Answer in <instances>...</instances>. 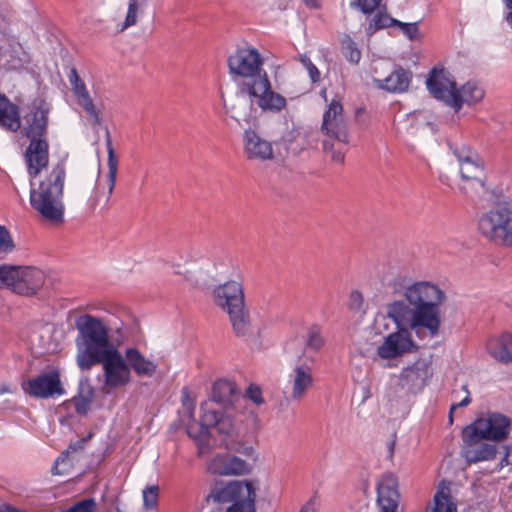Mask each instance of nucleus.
Masks as SVG:
<instances>
[{
    "label": "nucleus",
    "instance_id": "bb28decb",
    "mask_svg": "<svg viewBox=\"0 0 512 512\" xmlns=\"http://www.w3.org/2000/svg\"><path fill=\"white\" fill-rule=\"evenodd\" d=\"M236 397V384L229 380L219 379L213 385L211 400L207 402H210L212 407H214V404H218L228 409L234 403Z\"/></svg>",
    "mask_w": 512,
    "mask_h": 512
},
{
    "label": "nucleus",
    "instance_id": "bf43d9fd",
    "mask_svg": "<svg viewBox=\"0 0 512 512\" xmlns=\"http://www.w3.org/2000/svg\"><path fill=\"white\" fill-rule=\"evenodd\" d=\"M505 20L506 22L511 26L512 28V11H510L506 16H505Z\"/></svg>",
    "mask_w": 512,
    "mask_h": 512
},
{
    "label": "nucleus",
    "instance_id": "de8ad7c7",
    "mask_svg": "<svg viewBox=\"0 0 512 512\" xmlns=\"http://www.w3.org/2000/svg\"><path fill=\"white\" fill-rule=\"evenodd\" d=\"M92 396L93 389L90 386L87 387L86 392H81V397L75 400V409L77 413L85 414L88 411Z\"/></svg>",
    "mask_w": 512,
    "mask_h": 512
},
{
    "label": "nucleus",
    "instance_id": "9b49d317",
    "mask_svg": "<svg viewBox=\"0 0 512 512\" xmlns=\"http://www.w3.org/2000/svg\"><path fill=\"white\" fill-rule=\"evenodd\" d=\"M255 496L250 483L230 481L227 483H216L207 496V502L212 504H234L242 499L255 498Z\"/></svg>",
    "mask_w": 512,
    "mask_h": 512
},
{
    "label": "nucleus",
    "instance_id": "6ab92c4d",
    "mask_svg": "<svg viewBox=\"0 0 512 512\" xmlns=\"http://www.w3.org/2000/svg\"><path fill=\"white\" fill-rule=\"evenodd\" d=\"M207 469L213 474L241 475L249 472V465L239 457L223 453L211 458Z\"/></svg>",
    "mask_w": 512,
    "mask_h": 512
},
{
    "label": "nucleus",
    "instance_id": "13d9d810",
    "mask_svg": "<svg viewBox=\"0 0 512 512\" xmlns=\"http://www.w3.org/2000/svg\"><path fill=\"white\" fill-rule=\"evenodd\" d=\"M304 4L311 9H318L321 6L320 0H303Z\"/></svg>",
    "mask_w": 512,
    "mask_h": 512
},
{
    "label": "nucleus",
    "instance_id": "473e14b6",
    "mask_svg": "<svg viewBox=\"0 0 512 512\" xmlns=\"http://www.w3.org/2000/svg\"><path fill=\"white\" fill-rule=\"evenodd\" d=\"M105 138H106V147H107V154H108V181H109V187H108V193L112 194L115 182H116V175H117V167H118V160L116 158L113 146H112V140L110 136V132L108 128L105 129Z\"/></svg>",
    "mask_w": 512,
    "mask_h": 512
},
{
    "label": "nucleus",
    "instance_id": "c85d7f7f",
    "mask_svg": "<svg viewBox=\"0 0 512 512\" xmlns=\"http://www.w3.org/2000/svg\"><path fill=\"white\" fill-rule=\"evenodd\" d=\"M490 355L501 363L512 362V335L503 333L488 342Z\"/></svg>",
    "mask_w": 512,
    "mask_h": 512
},
{
    "label": "nucleus",
    "instance_id": "9d476101",
    "mask_svg": "<svg viewBox=\"0 0 512 512\" xmlns=\"http://www.w3.org/2000/svg\"><path fill=\"white\" fill-rule=\"evenodd\" d=\"M22 390L33 398L48 399L65 393L57 370L39 374L22 382Z\"/></svg>",
    "mask_w": 512,
    "mask_h": 512
},
{
    "label": "nucleus",
    "instance_id": "f704fd0d",
    "mask_svg": "<svg viewBox=\"0 0 512 512\" xmlns=\"http://www.w3.org/2000/svg\"><path fill=\"white\" fill-rule=\"evenodd\" d=\"M148 0H129L127 13L124 22L119 28V31L123 32L137 24L138 15L143 11L144 7L147 5Z\"/></svg>",
    "mask_w": 512,
    "mask_h": 512
},
{
    "label": "nucleus",
    "instance_id": "ddd939ff",
    "mask_svg": "<svg viewBox=\"0 0 512 512\" xmlns=\"http://www.w3.org/2000/svg\"><path fill=\"white\" fill-rule=\"evenodd\" d=\"M432 376L430 363L419 358L413 364L402 369L399 376V385L411 394H416L424 389Z\"/></svg>",
    "mask_w": 512,
    "mask_h": 512
},
{
    "label": "nucleus",
    "instance_id": "f257e3e1",
    "mask_svg": "<svg viewBox=\"0 0 512 512\" xmlns=\"http://www.w3.org/2000/svg\"><path fill=\"white\" fill-rule=\"evenodd\" d=\"M402 295L404 299L395 300L386 307L387 316L397 330L384 337L377 348V355L385 360L418 350L411 331L419 338L425 335L434 338L440 331V306L445 294L438 286L427 281L414 282L404 287Z\"/></svg>",
    "mask_w": 512,
    "mask_h": 512
},
{
    "label": "nucleus",
    "instance_id": "2f4dec72",
    "mask_svg": "<svg viewBox=\"0 0 512 512\" xmlns=\"http://www.w3.org/2000/svg\"><path fill=\"white\" fill-rule=\"evenodd\" d=\"M460 174L463 180L475 181L483 187L482 176L484 175V166L480 156H478V161L473 160L461 164Z\"/></svg>",
    "mask_w": 512,
    "mask_h": 512
},
{
    "label": "nucleus",
    "instance_id": "5701e85b",
    "mask_svg": "<svg viewBox=\"0 0 512 512\" xmlns=\"http://www.w3.org/2000/svg\"><path fill=\"white\" fill-rule=\"evenodd\" d=\"M464 444L465 447L462 450V456L469 465L492 461L496 458L498 453L497 445L490 443V441H480L477 444Z\"/></svg>",
    "mask_w": 512,
    "mask_h": 512
},
{
    "label": "nucleus",
    "instance_id": "f3484780",
    "mask_svg": "<svg viewBox=\"0 0 512 512\" xmlns=\"http://www.w3.org/2000/svg\"><path fill=\"white\" fill-rule=\"evenodd\" d=\"M243 152L250 161H267L273 158L271 142L252 129H247L243 133Z\"/></svg>",
    "mask_w": 512,
    "mask_h": 512
},
{
    "label": "nucleus",
    "instance_id": "1a4fd4ad",
    "mask_svg": "<svg viewBox=\"0 0 512 512\" xmlns=\"http://www.w3.org/2000/svg\"><path fill=\"white\" fill-rule=\"evenodd\" d=\"M102 365L103 385L101 390L105 394L125 387L131 382V373L126 362L125 356L117 349H111L97 360L93 361V366Z\"/></svg>",
    "mask_w": 512,
    "mask_h": 512
},
{
    "label": "nucleus",
    "instance_id": "c9c22d12",
    "mask_svg": "<svg viewBox=\"0 0 512 512\" xmlns=\"http://www.w3.org/2000/svg\"><path fill=\"white\" fill-rule=\"evenodd\" d=\"M325 345V339L322 335V329L319 325H311L305 336V350L319 352Z\"/></svg>",
    "mask_w": 512,
    "mask_h": 512
},
{
    "label": "nucleus",
    "instance_id": "5fc2aeb1",
    "mask_svg": "<svg viewBox=\"0 0 512 512\" xmlns=\"http://www.w3.org/2000/svg\"><path fill=\"white\" fill-rule=\"evenodd\" d=\"M502 449L504 450V456L501 458L500 462L498 463V470H501L505 466H508L511 464L509 458L512 452V447L510 445H503Z\"/></svg>",
    "mask_w": 512,
    "mask_h": 512
},
{
    "label": "nucleus",
    "instance_id": "a18cd8bd",
    "mask_svg": "<svg viewBox=\"0 0 512 512\" xmlns=\"http://www.w3.org/2000/svg\"><path fill=\"white\" fill-rule=\"evenodd\" d=\"M96 501L93 498L82 499L61 512H95Z\"/></svg>",
    "mask_w": 512,
    "mask_h": 512
},
{
    "label": "nucleus",
    "instance_id": "864d4df0",
    "mask_svg": "<svg viewBox=\"0 0 512 512\" xmlns=\"http://www.w3.org/2000/svg\"><path fill=\"white\" fill-rule=\"evenodd\" d=\"M247 397L252 400L255 404L259 405L263 402L261 396V390L257 386L251 385L246 392Z\"/></svg>",
    "mask_w": 512,
    "mask_h": 512
},
{
    "label": "nucleus",
    "instance_id": "37998d69",
    "mask_svg": "<svg viewBox=\"0 0 512 512\" xmlns=\"http://www.w3.org/2000/svg\"><path fill=\"white\" fill-rule=\"evenodd\" d=\"M142 494L143 504L147 510H151L157 506L159 497V487L157 485L147 486Z\"/></svg>",
    "mask_w": 512,
    "mask_h": 512
},
{
    "label": "nucleus",
    "instance_id": "8fccbe9b",
    "mask_svg": "<svg viewBox=\"0 0 512 512\" xmlns=\"http://www.w3.org/2000/svg\"><path fill=\"white\" fill-rule=\"evenodd\" d=\"M254 499H242L232 504L226 512H255Z\"/></svg>",
    "mask_w": 512,
    "mask_h": 512
},
{
    "label": "nucleus",
    "instance_id": "f8f14e48",
    "mask_svg": "<svg viewBox=\"0 0 512 512\" xmlns=\"http://www.w3.org/2000/svg\"><path fill=\"white\" fill-rule=\"evenodd\" d=\"M68 79L76 98V103L84 110L91 124L93 126L101 125L103 122L101 110L95 105L86 84L80 78L75 68L70 70Z\"/></svg>",
    "mask_w": 512,
    "mask_h": 512
},
{
    "label": "nucleus",
    "instance_id": "cd10ccee",
    "mask_svg": "<svg viewBox=\"0 0 512 512\" xmlns=\"http://www.w3.org/2000/svg\"><path fill=\"white\" fill-rule=\"evenodd\" d=\"M21 126L20 111L4 94L0 93V127L17 131Z\"/></svg>",
    "mask_w": 512,
    "mask_h": 512
},
{
    "label": "nucleus",
    "instance_id": "79ce46f5",
    "mask_svg": "<svg viewBox=\"0 0 512 512\" xmlns=\"http://www.w3.org/2000/svg\"><path fill=\"white\" fill-rule=\"evenodd\" d=\"M15 249V243L11 233L5 227L0 225V259L5 258Z\"/></svg>",
    "mask_w": 512,
    "mask_h": 512
},
{
    "label": "nucleus",
    "instance_id": "e433bc0d",
    "mask_svg": "<svg viewBox=\"0 0 512 512\" xmlns=\"http://www.w3.org/2000/svg\"><path fill=\"white\" fill-rule=\"evenodd\" d=\"M21 266L0 265V288H8L15 292V285L19 280Z\"/></svg>",
    "mask_w": 512,
    "mask_h": 512
},
{
    "label": "nucleus",
    "instance_id": "ea45409f",
    "mask_svg": "<svg viewBox=\"0 0 512 512\" xmlns=\"http://www.w3.org/2000/svg\"><path fill=\"white\" fill-rule=\"evenodd\" d=\"M341 52L346 60L352 64H358L361 59V51L354 40L347 34L341 40Z\"/></svg>",
    "mask_w": 512,
    "mask_h": 512
},
{
    "label": "nucleus",
    "instance_id": "a211bd4d",
    "mask_svg": "<svg viewBox=\"0 0 512 512\" xmlns=\"http://www.w3.org/2000/svg\"><path fill=\"white\" fill-rule=\"evenodd\" d=\"M27 171L31 179H34L49 162L48 139L30 140L24 154Z\"/></svg>",
    "mask_w": 512,
    "mask_h": 512
},
{
    "label": "nucleus",
    "instance_id": "412c9836",
    "mask_svg": "<svg viewBox=\"0 0 512 512\" xmlns=\"http://www.w3.org/2000/svg\"><path fill=\"white\" fill-rule=\"evenodd\" d=\"M46 276L44 272L34 267H20L19 280L16 283L15 293L24 296L34 295L42 288Z\"/></svg>",
    "mask_w": 512,
    "mask_h": 512
},
{
    "label": "nucleus",
    "instance_id": "603ef678",
    "mask_svg": "<svg viewBox=\"0 0 512 512\" xmlns=\"http://www.w3.org/2000/svg\"><path fill=\"white\" fill-rule=\"evenodd\" d=\"M319 504V497L317 493H314L311 498L302 506L299 512H316Z\"/></svg>",
    "mask_w": 512,
    "mask_h": 512
},
{
    "label": "nucleus",
    "instance_id": "49530a36",
    "mask_svg": "<svg viewBox=\"0 0 512 512\" xmlns=\"http://www.w3.org/2000/svg\"><path fill=\"white\" fill-rule=\"evenodd\" d=\"M394 27L400 28L402 33L411 41L419 38L418 22L406 23L396 19Z\"/></svg>",
    "mask_w": 512,
    "mask_h": 512
},
{
    "label": "nucleus",
    "instance_id": "680f3d73",
    "mask_svg": "<svg viewBox=\"0 0 512 512\" xmlns=\"http://www.w3.org/2000/svg\"><path fill=\"white\" fill-rule=\"evenodd\" d=\"M393 450H394V441L391 443V446H390L391 454H393Z\"/></svg>",
    "mask_w": 512,
    "mask_h": 512
},
{
    "label": "nucleus",
    "instance_id": "6e6d98bb",
    "mask_svg": "<svg viewBox=\"0 0 512 512\" xmlns=\"http://www.w3.org/2000/svg\"><path fill=\"white\" fill-rule=\"evenodd\" d=\"M352 308L359 309L363 304V295L360 291L354 290L350 294Z\"/></svg>",
    "mask_w": 512,
    "mask_h": 512
},
{
    "label": "nucleus",
    "instance_id": "20e7f679",
    "mask_svg": "<svg viewBox=\"0 0 512 512\" xmlns=\"http://www.w3.org/2000/svg\"><path fill=\"white\" fill-rule=\"evenodd\" d=\"M76 328V362L81 370H90L94 360L116 348L110 342L109 330L101 319L89 314L82 315L76 320Z\"/></svg>",
    "mask_w": 512,
    "mask_h": 512
},
{
    "label": "nucleus",
    "instance_id": "72a5a7b5",
    "mask_svg": "<svg viewBox=\"0 0 512 512\" xmlns=\"http://www.w3.org/2000/svg\"><path fill=\"white\" fill-rule=\"evenodd\" d=\"M433 504L429 512H457V506L451 501L448 487H442L435 493Z\"/></svg>",
    "mask_w": 512,
    "mask_h": 512
},
{
    "label": "nucleus",
    "instance_id": "e2e57ef3",
    "mask_svg": "<svg viewBox=\"0 0 512 512\" xmlns=\"http://www.w3.org/2000/svg\"><path fill=\"white\" fill-rule=\"evenodd\" d=\"M321 95L326 99V90H325V89H323V90L321 91Z\"/></svg>",
    "mask_w": 512,
    "mask_h": 512
},
{
    "label": "nucleus",
    "instance_id": "aec40b11",
    "mask_svg": "<svg viewBox=\"0 0 512 512\" xmlns=\"http://www.w3.org/2000/svg\"><path fill=\"white\" fill-rule=\"evenodd\" d=\"M485 96L484 88L476 81L470 80L461 87H455L452 96L451 108L459 112L464 104L473 105L483 100Z\"/></svg>",
    "mask_w": 512,
    "mask_h": 512
},
{
    "label": "nucleus",
    "instance_id": "2eb2a0df",
    "mask_svg": "<svg viewBox=\"0 0 512 512\" xmlns=\"http://www.w3.org/2000/svg\"><path fill=\"white\" fill-rule=\"evenodd\" d=\"M213 297L216 305L226 313L245 305L243 286L235 280L216 286Z\"/></svg>",
    "mask_w": 512,
    "mask_h": 512
},
{
    "label": "nucleus",
    "instance_id": "052dcab7",
    "mask_svg": "<svg viewBox=\"0 0 512 512\" xmlns=\"http://www.w3.org/2000/svg\"><path fill=\"white\" fill-rule=\"evenodd\" d=\"M505 7L509 10H512V0H503Z\"/></svg>",
    "mask_w": 512,
    "mask_h": 512
},
{
    "label": "nucleus",
    "instance_id": "7c9ffc66",
    "mask_svg": "<svg viewBox=\"0 0 512 512\" xmlns=\"http://www.w3.org/2000/svg\"><path fill=\"white\" fill-rule=\"evenodd\" d=\"M232 325L233 332L238 337H245L251 334L252 326L248 310L245 305L230 312H227Z\"/></svg>",
    "mask_w": 512,
    "mask_h": 512
},
{
    "label": "nucleus",
    "instance_id": "4c0bfd02",
    "mask_svg": "<svg viewBox=\"0 0 512 512\" xmlns=\"http://www.w3.org/2000/svg\"><path fill=\"white\" fill-rule=\"evenodd\" d=\"M448 146L460 165L468 161H478L479 154L467 144L448 142Z\"/></svg>",
    "mask_w": 512,
    "mask_h": 512
},
{
    "label": "nucleus",
    "instance_id": "3c124183",
    "mask_svg": "<svg viewBox=\"0 0 512 512\" xmlns=\"http://www.w3.org/2000/svg\"><path fill=\"white\" fill-rule=\"evenodd\" d=\"M182 404H183V407L185 408L189 418H192L195 405H194L193 400L190 398L188 390L186 388H184L182 390Z\"/></svg>",
    "mask_w": 512,
    "mask_h": 512
},
{
    "label": "nucleus",
    "instance_id": "4468645a",
    "mask_svg": "<svg viewBox=\"0 0 512 512\" xmlns=\"http://www.w3.org/2000/svg\"><path fill=\"white\" fill-rule=\"evenodd\" d=\"M400 499L398 478L391 472L385 473L377 483L379 512H398Z\"/></svg>",
    "mask_w": 512,
    "mask_h": 512
},
{
    "label": "nucleus",
    "instance_id": "4be33fe9",
    "mask_svg": "<svg viewBox=\"0 0 512 512\" xmlns=\"http://www.w3.org/2000/svg\"><path fill=\"white\" fill-rule=\"evenodd\" d=\"M23 128L25 136L29 140L47 139L48 110L42 107H34L25 117Z\"/></svg>",
    "mask_w": 512,
    "mask_h": 512
},
{
    "label": "nucleus",
    "instance_id": "39448f33",
    "mask_svg": "<svg viewBox=\"0 0 512 512\" xmlns=\"http://www.w3.org/2000/svg\"><path fill=\"white\" fill-rule=\"evenodd\" d=\"M343 106L339 99H332L323 113L321 132L326 136L322 142L323 152L330 160L343 165L349 149L348 125L344 119Z\"/></svg>",
    "mask_w": 512,
    "mask_h": 512
},
{
    "label": "nucleus",
    "instance_id": "393cba45",
    "mask_svg": "<svg viewBox=\"0 0 512 512\" xmlns=\"http://www.w3.org/2000/svg\"><path fill=\"white\" fill-rule=\"evenodd\" d=\"M301 359L298 360L294 367V379L292 386L291 398L293 400H302L308 389L313 385L312 369L305 363H300Z\"/></svg>",
    "mask_w": 512,
    "mask_h": 512
},
{
    "label": "nucleus",
    "instance_id": "09e8293b",
    "mask_svg": "<svg viewBox=\"0 0 512 512\" xmlns=\"http://www.w3.org/2000/svg\"><path fill=\"white\" fill-rule=\"evenodd\" d=\"M303 66L307 69L310 79L313 83H317L320 81V71L318 68L311 62L310 58L306 55H299L297 58Z\"/></svg>",
    "mask_w": 512,
    "mask_h": 512
},
{
    "label": "nucleus",
    "instance_id": "a878e982",
    "mask_svg": "<svg viewBox=\"0 0 512 512\" xmlns=\"http://www.w3.org/2000/svg\"><path fill=\"white\" fill-rule=\"evenodd\" d=\"M412 72L398 66L389 76L377 80L378 87L392 93L405 92L411 83Z\"/></svg>",
    "mask_w": 512,
    "mask_h": 512
},
{
    "label": "nucleus",
    "instance_id": "6e6552de",
    "mask_svg": "<svg viewBox=\"0 0 512 512\" xmlns=\"http://www.w3.org/2000/svg\"><path fill=\"white\" fill-rule=\"evenodd\" d=\"M478 231L487 241L512 248V209L498 206L483 213L478 219Z\"/></svg>",
    "mask_w": 512,
    "mask_h": 512
},
{
    "label": "nucleus",
    "instance_id": "c03bdc74",
    "mask_svg": "<svg viewBox=\"0 0 512 512\" xmlns=\"http://www.w3.org/2000/svg\"><path fill=\"white\" fill-rule=\"evenodd\" d=\"M382 0H351L350 7L363 14H372L380 6Z\"/></svg>",
    "mask_w": 512,
    "mask_h": 512
},
{
    "label": "nucleus",
    "instance_id": "b1692460",
    "mask_svg": "<svg viewBox=\"0 0 512 512\" xmlns=\"http://www.w3.org/2000/svg\"><path fill=\"white\" fill-rule=\"evenodd\" d=\"M124 356L129 370H133L138 377L151 378L156 374L157 364L146 358L138 349L128 348Z\"/></svg>",
    "mask_w": 512,
    "mask_h": 512
},
{
    "label": "nucleus",
    "instance_id": "58836bf2",
    "mask_svg": "<svg viewBox=\"0 0 512 512\" xmlns=\"http://www.w3.org/2000/svg\"><path fill=\"white\" fill-rule=\"evenodd\" d=\"M395 20H396L395 18L389 16L386 13L378 12L369 21V24L365 29L366 34L368 36H372L378 30L388 28V27H394Z\"/></svg>",
    "mask_w": 512,
    "mask_h": 512
},
{
    "label": "nucleus",
    "instance_id": "423d86ee",
    "mask_svg": "<svg viewBox=\"0 0 512 512\" xmlns=\"http://www.w3.org/2000/svg\"><path fill=\"white\" fill-rule=\"evenodd\" d=\"M202 417L201 422L198 423L192 420L187 424L186 430L189 437L197 442L198 455L205 456L210 452L209 444V428L216 427L220 433L230 434L233 430L234 424L232 416L226 412L221 413L215 407H212L210 402H204L201 405Z\"/></svg>",
    "mask_w": 512,
    "mask_h": 512
},
{
    "label": "nucleus",
    "instance_id": "f03ea898",
    "mask_svg": "<svg viewBox=\"0 0 512 512\" xmlns=\"http://www.w3.org/2000/svg\"><path fill=\"white\" fill-rule=\"evenodd\" d=\"M228 72L237 84V93L263 112L276 113L286 106V98L272 89L264 69V57L251 45L238 47L227 58Z\"/></svg>",
    "mask_w": 512,
    "mask_h": 512
},
{
    "label": "nucleus",
    "instance_id": "7ed1b4c3",
    "mask_svg": "<svg viewBox=\"0 0 512 512\" xmlns=\"http://www.w3.org/2000/svg\"><path fill=\"white\" fill-rule=\"evenodd\" d=\"M65 178V165L58 162L37 186L33 179L30 181V205L43 220L51 224H61L64 221Z\"/></svg>",
    "mask_w": 512,
    "mask_h": 512
},
{
    "label": "nucleus",
    "instance_id": "dca6fc26",
    "mask_svg": "<svg viewBox=\"0 0 512 512\" xmlns=\"http://www.w3.org/2000/svg\"><path fill=\"white\" fill-rule=\"evenodd\" d=\"M426 86L435 99L451 107L452 96L457 84L449 78L448 72L444 69L433 68L426 80Z\"/></svg>",
    "mask_w": 512,
    "mask_h": 512
},
{
    "label": "nucleus",
    "instance_id": "0eeeda50",
    "mask_svg": "<svg viewBox=\"0 0 512 512\" xmlns=\"http://www.w3.org/2000/svg\"><path fill=\"white\" fill-rule=\"evenodd\" d=\"M511 430L512 422L508 416L488 412L463 428L462 440L468 444H477L482 440L501 443L509 437Z\"/></svg>",
    "mask_w": 512,
    "mask_h": 512
},
{
    "label": "nucleus",
    "instance_id": "a19ab883",
    "mask_svg": "<svg viewBox=\"0 0 512 512\" xmlns=\"http://www.w3.org/2000/svg\"><path fill=\"white\" fill-rule=\"evenodd\" d=\"M84 444V439L78 440L75 443L70 444L67 450L65 452H62L61 455L56 459L55 465L52 469L53 474H62L63 471L59 470L60 465L65 464L67 461H69L70 453L82 450L84 448Z\"/></svg>",
    "mask_w": 512,
    "mask_h": 512
},
{
    "label": "nucleus",
    "instance_id": "4d7b16f0",
    "mask_svg": "<svg viewBox=\"0 0 512 512\" xmlns=\"http://www.w3.org/2000/svg\"><path fill=\"white\" fill-rule=\"evenodd\" d=\"M463 389H465L467 391V396L461 400L459 403L457 404H454L451 406V409H450V420L452 421V413H453V410L457 407H465L467 405H469L471 403V397H470V393L469 391L467 390V386H463Z\"/></svg>",
    "mask_w": 512,
    "mask_h": 512
},
{
    "label": "nucleus",
    "instance_id": "c756f323",
    "mask_svg": "<svg viewBox=\"0 0 512 512\" xmlns=\"http://www.w3.org/2000/svg\"><path fill=\"white\" fill-rule=\"evenodd\" d=\"M29 61L28 54L20 43H12L0 56V66L6 70H17Z\"/></svg>",
    "mask_w": 512,
    "mask_h": 512
}]
</instances>
